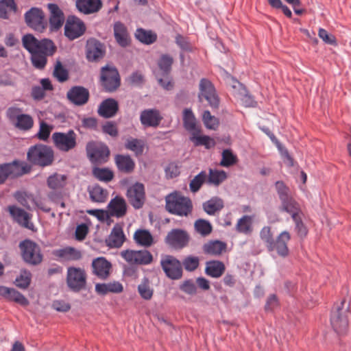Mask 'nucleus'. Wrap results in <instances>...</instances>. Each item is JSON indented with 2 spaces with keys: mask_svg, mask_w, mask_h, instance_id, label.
<instances>
[{
  "mask_svg": "<svg viewBox=\"0 0 351 351\" xmlns=\"http://www.w3.org/2000/svg\"><path fill=\"white\" fill-rule=\"evenodd\" d=\"M23 47L31 54L33 66L43 69L47 62V57L51 56L56 51L52 40L44 38L38 40L32 34H25L22 38Z\"/></svg>",
  "mask_w": 351,
  "mask_h": 351,
  "instance_id": "obj_1",
  "label": "nucleus"
},
{
  "mask_svg": "<svg viewBox=\"0 0 351 351\" xmlns=\"http://www.w3.org/2000/svg\"><path fill=\"white\" fill-rule=\"evenodd\" d=\"M350 306V302L345 298L334 304L330 314V324L337 334L343 335L348 330Z\"/></svg>",
  "mask_w": 351,
  "mask_h": 351,
  "instance_id": "obj_2",
  "label": "nucleus"
},
{
  "mask_svg": "<svg viewBox=\"0 0 351 351\" xmlns=\"http://www.w3.org/2000/svg\"><path fill=\"white\" fill-rule=\"evenodd\" d=\"M165 202L166 210L173 215L187 217L192 212L191 200L177 192L168 195L165 198Z\"/></svg>",
  "mask_w": 351,
  "mask_h": 351,
  "instance_id": "obj_3",
  "label": "nucleus"
},
{
  "mask_svg": "<svg viewBox=\"0 0 351 351\" xmlns=\"http://www.w3.org/2000/svg\"><path fill=\"white\" fill-rule=\"evenodd\" d=\"M29 162L41 167H48L54 161V152L49 146L36 144L31 146L27 153Z\"/></svg>",
  "mask_w": 351,
  "mask_h": 351,
  "instance_id": "obj_4",
  "label": "nucleus"
},
{
  "mask_svg": "<svg viewBox=\"0 0 351 351\" xmlns=\"http://www.w3.org/2000/svg\"><path fill=\"white\" fill-rule=\"evenodd\" d=\"M31 167L26 163L14 160L0 165V184L7 179H15L30 171Z\"/></svg>",
  "mask_w": 351,
  "mask_h": 351,
  "instance_id": "obj_5",
  "label": "nucleus"
},
{
  "mask_svg": "<svg viewBox=\"0 0 351 351\" xmlns=\"http://www.w3.org/2000/svg\"><path fill=\"white\" fill-rule=\"evenodd\" d=\"M5 114L9 121L19 130L29 131L34 126L33 117L28 114L23 113L22 108L16 106L9 107Z\"/></svg>",
  "mask_w": 351,
  "mask_h": 351,
  "instance_id": "obj_6",
  "label": "nucleus"
},
{
  "mask_svg": "<svg viewBox=\"0 0 351 351\" xmlns=\"http://www.w3.org/2000/svg\"><path fill=\"white\" fill-rule=\"evenodd\" d=\"M19 247L24 261L32 265H37L43 261L40 247L30 240H25L20 243Z\"/></svg>",
  "mask_w": 351,
  "mask_h": 351,
  "instance_id": "obj_7",
  "label": "nucleus"
},
{
  "mask_svg": "<svg viewBox=\"0 0 351 351\" xmlns=\"http://www.w3.org/2000/svg\"><path fill=\"white\" fill-rule=\"evenodd\" d=\"M86 274L84 269L69 267L66 271V285L74 292H79L86 288Z\"/></svg>",
  "mask_w": 351,
  "mask_h": 351,
  "instance_id": "obj_8",
  "label": "nucleus"
},
{
  "mask_svg": "<svg viewBox=\"0 0 351 351\" xmlns=\"http://www.w3.org/2000/svg\"><path fill=\"white\" fill-rule=\"evenodd\" d=\"M86 149L89 160L94 164L106 162L110 155L108 147L101 143L90 142L86 145Z\"/></svg>",
  "mask_w": 351,
  "mask_h": 351,
  "instance_id": "obj_9",
  "label": "nucleus"
},
{
  "mask_svg": "<svg viewBox=\"0 0 351 351\" xmlns=\"http://www.w3.org/2000/svg\"><path fill=\"white\" fill-rule=\"evenodd\" d=\"M101 84L107 92H113L120 86L119 74L114 66L106 65L101 68Z\"/></svg>",
  "mask_w": 351,
  "mask_h": 351,
  "instance_id": "obj_10",
  "label": "nucleus"
},
{
  "mask_svg": "<svg viewBox=\"0 0 351 351\" xmlns=\"http://www.w3.org/2000/svg\"><path fill=\"white\" fill-rule=\"evenodd\" d=\"M199 88L198 98L199 101H202V98H204L211 108H217L219 100L212 82L208 79L202 78L199 82Z\"/></svg>",
  "mask_w": 351,
  "mask_h": 351,
  "instance_id": "obj_11",
  "label": "nucleus"
},
{
  "mask_svg": "<svg viewBox=\"0 0 351 351\" xmlns=\"http://www.w3.org/2000/svg\"><path fill=\"white\" fill-rule=\"evenodd\" d=\"M26 24L38 32H43L47 27L43 11L38 8H32L24 15Z\"/></svg>",
  "mask_w": 351,
  "mask_h": 351,
  "instance_id": "obj_12",
  "label": "nucleus"
},
{
  "mask_svg": "<svg viewBox=\"0 0 351 351\" xmlns=\"http://www.w3.org/2000/svg\"><path fill=\"white\" fill-rule=\"evenodd\" d=\"M52 139L56 147L62 152H69L76 146V134L71 130L66 133L54 132Z\"/></svg>",
  "mask_w": 351,
  "mask_h": 351,
  "instance_id": "obj_13",
  "label": "nucleus"
},
{
  "mask_svg": "<svg viewBox=\"0 0 351 351\" xmlns=\"http://www.w3.org/2000/svg\"><path fill=\"white\" fill-rule=\"evenodd\" d=\"M12 220L23 228L30 230H34V225L32 221V215L16 205H10L6 208Z\"/></svg>",
  "mask_w": 351,
  "mask_h": 351,
  "instance_id": "obj_14",
  "label": "nucleus"
},
{
  "mask_svg": "<svg viewBox=\"0 0 351 351\" xmlns=\"http://www.w3.org/2000/svg\"><path fill=\"white\" fill-rule=\"evenodd\" d=\"M121 257L130 265H149L153 260L152 254L146 250H126L121 252Z\"/></svg>",
  "mask_w": 351,
  "mask_h": 351,
  "instance_id": "obj_15",
  "label": "nucleus"
},
{
  "mask_svg": "<svg viewBox=\"0 0 351 351\" xmlns=\"http://www.w3.org/2000/svg\"><path fill=\"white\" fill-rule=\"evenodd\" d=\"M160 265L168 278L177 280L182 277V269L181 263L174 256L166 255L162 257Z\"/></svg>",
  "mask_w": 351,
  "mask_h": 351,
  "instance_id": "obj_16",
  "label": "nucleus"
},
{
  "mask_svg": "<svg viewBox=\"0 0 351 351\" xmlns=\"http://www.w3.org/2000/svg\"><path fill=\"white\" fill-rule=\"evenodd\" d=\"M86 31L84 23L75 16H69L64 25V35L71 40L84 34Z\"/></svg>",
  "mask_w": 351,
  "mask_h": 351,
  "instance_id": "obj_17",
  "label": "nucleus"
},
{
  "mask_svg": "<svg viewBox=\"0 0 351 351\" xmlns=\"http://www.w3.org/2000/svg\"><path fill=\"white\" fill-rule=\"evenodd\" d=\"M189 241V235L186 231L182 229H173L168 232L165 242L174 249H182Z\"/></svg>",
  "mask_w": 351,
  "mask_h": 351,
  "instance_id": "obj_18",
  "label": "nucleus"
},
{
  "mask_svg": "<svg viewBox=\"0 0 351 351\" xmlns=\"http://www.w3.org/2000/svg\"><path fill=\"white\" fill-rule=\"evenodd\" d=\"M127 197L131 205L135 209L143 207L145 200V193L144 185L136 182L128 189Z\"/></svg>",
  "mask_w": 351,
  "mask_h": 351,
  "instance_id": "obj_19",
  "label": "nucleus"
},
{
  "mask_svg": "<svg viewBox=\"0 0 351 351\" xmlns=\"http://www.w3.org/2000/svg\"><path fill=\"white\" fill-rule=\"evenodd\" d=\"M106 53V47L95 38H90L86 42V56L88 61L95 62L102 58Z\"/></svg>",
  "mask_w": 351,
  "mask_h": 351,
  "instance_id": "obj_20",
  "label": "nucleus"
},
{
  "mask_svg": "<svg viewBox=\"0 0 351 351\" xmlns=\"http://www.w3.org/2000/svg\"><path fill=\"white\" fill-rule=\"evenodd\" d=\"M66 97L73 105L81 106L88 102L89 91L83 86H75L69 90L66 93Z\"/></svg>",
  "mask_w": 351,
  "mask_h": 351,
  "instance_id": "obj_21",
  "label": "nucleus"
},
{
  "mask_svg": "<svg viewBox=\"0 0 351 351\" xmlns=\"http://www.w3.org/2000/svg\"><path fill=\"white\" fill-rule=\"evenodd\" d=\"M49 11V26L51 31L59 30L64 24V14L63 11L56 3H48Z\"/></svg>",
  "mask_w": 351,
  "mask_h": 351,
  "instance_id": "obj_22",
  "label": "nucleus"
},
{
  "mask_svg": "<svg viewBox=\"0 0 351 351\" xmlns=\"http://www.w3.org/2000/svg\"><path fill=\"white\" fill-rule=\"evenodd\" d=\"M108 215L117 218L124 217L127 213L125 200L120 196L112 198L108 204Z\"/></svg>",
  "mask_w": 351,
  "mask_h": 351,
  "instance_id": "obj_23",
  "label": "nucleus"
},
{
  "mask_svg": "<svg viewBox=\"0 0 351 351\" xmlns=\"http://www.w3.org/2000/svg\"><path fill=\"white\" fill-rule=\"evenodd\" d=\"M162 117H161L159 110L152 108L146 109L141 112L140 121L141 124L145 127H157Z\"/></svg>",
  "mask_w": 351,
  "mask_h": 351,
  "instance_id": "obj_24",
  "label": "nucleus"
},
{
  "mask_svg": "<svg viewBox=\"0 0 351 351\" xmlns=\"http://www.w3.org/2000/svg\"><path fill=\"white\" fill-rule=\"evenodd\" d=\"M93 272L101 280L106 279L110 275L111 263L104 257H99L92 263Z\"/></svg>",
  "mask_w": 351,
  "mask_h": 351,
  "instance_id": "obj_25",
  "label": "nucleus"
},
{
  "mask_svg": "<svg viewBox=\"0 0 351 351\" xmlns=\"http://www.w3.org/2000/svg\"><path fill=\"white\" fill-rule=\"evenodd\" d=\"M52 254L60 261H77L82 258L80 251L73 247L54 250Z\"/></svg>",
  "mask_w": 351,
  "mask_h": 351,
  "instance_id": "obj_26",
  "label": "nucleus"
},
{
  "mask_svg": "<svg viewBox=\"0 0 351 351\" xmlns=\"http://www.w3.org/2000/svg\"><path fill=\"white\" fill-rule=\"evenodd\" d=\"M114 36L117 43L123 47L130 45V39L126 26L120 21H117L113 25Z\"/></svg>",
  "mask_w": 351,
  "mask_h": 351,
  "instance_id": "obj_27",
  "label": "nucleus"
},
{
  "mask_svg": "<svg viewBox=\"0 0 351 351\" xmlns=\"http://www.w3.org/2000/svg\"><path fill=\"white\" fill-rule=\"evenodd\" d=\"M77 9L84 14L97 12L102 7L101 0H76Z\"/></svg>",
  "mask_w": 351,
  "mask_h": 351,
  "instance_id": "obj_28",
  "label": "nucleus"
},
{
  "mask_svg": "<svg viewBox=\"0 0 351 351\" xmlns=\"http://www.w3.org/2000/svg\"><path fill=\"white\" fill-rule=\"evenodd\" d=\"M119 109L118 103L114 99H106L104 100L98 108V114L104 118L114 117Z\"/></svg>",
  "mask_w": 351,
  "mask_h": 351,
  "instance_id": "obj_29",
  "label": "nucleus"
},
{
  "mask_svg": "<svg viewBox=\"0 0 351 351\" xmlns=\"http://www.w3.org/2000/svg\"><path fill=\"white\" fill-rule=\"evenodd\" d=\"M114 162L118 170L124 173L132 172L135 167V162L130 156L126 154H117Z\"/></svg>",
  "mask_w": 351,
  "mask_h": 351,
  "instance_id": "obj_30",
  "label": "nucleus"
},
{
  "mask_svg": "<svg viewBox=\"0 0 351 351\" xmlns=\"http://www.w3.org/2000/svg\"><path fill=\"white\" fill-rule=\"evenodd\" d=\"M123 291L122 284L117 281L110 282L108 283H97L95 285V291L97 294L105 295L109 293H120Z\"/></svg>",
  "mask_w": 351,
  "mask_h": 351,
  "instance_id": "obj_31",
  "label": "nucleus"
},
{
  "mask_svg": "<svg viewBox=\"0 0 351 351\" xmlns=\"http://www.w3.org/2000/svg\"><path fill=\"white\" fill-rule=\"evenodd\" d=\"M125 240V237L122 228L116 225L113 227L110 234L106 239V243L110 247H119L123 245Z\"/></svg>",
  "mask_w": 351,
  "mask_h": 351,
  "instance_id": "obj_32",
  "label": "nucleus"
},
{
  "mask_svg": "<svg viewBox=\"0 0 351 351\" xmlns=\"http://www.w3.org/2000/svg\"><path fill=\"white\" fill-rule=\"evenodd\" d=\"M280 206L278 210L280 212H286L293 216H297L302 214L300 205L293 199L291 196L286 197L280 200Z\"/></svg>",
  "mask_w": 351,
  "mask_h": 351,
  "instance_id": "obj_33",
  "label": "nucleus"
},
{
  "mask_svg": "<svg viewBox=\"0 0 351 351\" xmlns=\"http://www.w3.org/2000/svg\"><path fill=\"white\" fill-rule=\"evenodd\" d=\"M290 234L287 231L282 232L274 241V246L271 252L276 250L278 255L281 256H286L288 255L289 249L287 247V242L290 240Z\"/></svg>",
  "mask_w": 351,
  "mask_h": 351,
  "instance_id": "obj_34",
  "label": "nucleus"
},
{
  "mask_svg": "<svg viewBox=\"0 0 351 351\" xmlns=\"http://www.w3.org/2000/svg\"><path fill=\"white\" fill-rule=\"evenodd\" d=\"M224 206L221 198L215 196L202 204L204 211L208 215H215L219 212Z\"/></svg>",
  "mask_w": 351,
  "mask_h": 351,
  "instance_id": "obj_35",
  "label": "nucleus"
},
{
  "mask_svg": "<svg viewBox=\"0 0 351 351\" xmlns=\"http://www.w3.org/2000/svg\"><path fill=\"white\" fill-rule=\"evenodd\" d=\"M205 273L215 278L221 277L226 270L225 265L219 261H210L206 262Z\"/></svg>",
  "mask_w": 351,
  "mask_h": 351,
  "instance_id": "obj_36",
  "label": "nucleus"
},
{
  "mask_svg": "<svg viewBox=\"0 0 351 351\" xmlns=\"http://www.w3.org/2000/svg\"><path fill=\"white\" fill-rule=\"evenodd\" d=\"M88 192L91 201L97 203L105 202L108 195L107 190L103 189L98 184L89 186Z\"/></svg>",
  "mask_w": 351,
  "mask_h": 351,
  "instance_id": "obj_37",
  "label": "nucleus"
},
{
  "mask_svg": "<svg viewBox=\"0 0 351 351\" xmlns=\"http://www.w3.org/2000/svg\"><path fill=\"white\" fill-rule=\"evenodd\" d=\"M200 129L197 132L191 134L190 137L191 141H192L195 146H204L206 149H210L213 147L215 144V141L210 136L206 135H200Z\"/></svg>",
  "mask_w": 351,
  "mask_h": 351,
  "instance_id": "obj_38",
  "label": "nucleus"
},
{
  "mask_svg": "<svg viewBox=\"0 0 351 351\" xmlns=\"http://www.w3.org/2000/svg\"><path fill=\"white\" fill-rule=\"evenodd\" d=\"M226 244L224 242L215 240L210 241L203 245L204 253L210 255H219L225 250Z\"/></svg>",
  "mask_w": 351,
  "mask_h": 351,
  "instance_id": "obj_39",
  "label": "nucleus"
},
{
  "mask_svg": "<svg viewBox=\"0 0 351 351\" xmlns=\"http://www.w3.org/2000/svg\"><path fill=\"white\" fill-rule=\"evenodd\" d=\"M183 124L184 128L189 131L191 134L197 132L199 128L196 125V119L189 108H186L183 111Z\"/></svg>",
  "mask_w": 351,
  "mask_h": 351,
  "instance_id": "obj_40",
  "label": "nucleus"
},
{
  "mask_svg": "<svg viewBox=\"0 0 351 351\" xmlns=\"http://www.w3.org/2000/svg\"><path fill=\"white\" fill-rule=\"evenodd\" d=\"M227 178V173L223 170L209 169V173L207 174V184L218 186Z\"/></svg>",
  "mask_w": 351,
  "mask_h": 351,
  "instance_id": "obj_41",
  "label": "nucleus"
},
{
  "mask_svg": "<svg viewBox=\"0 0 351 351\" xmlns=\"http://www.w3.org/2000/svg\"><path fill=\"white\" fill-rule=\"evenodd\" d=\"M145 141L142 139L130 138L125 143V147L133 152L136 156H141L144 152Z\"/></svg>",
  "mask_w": 351,
  "mask_h": 351,
  "instance_id": "obj_42",
  "label": "nucleus"
},
{
  "mask_svg": "<svg viewBox=\"0 0 351 351\" xmlns=\"http://www.w3.org/2000/svg\"><path fill=\"white\" fill-rule=\"evenodd\" d=\"M135 37L141 43L145 45H151L157 40V35L151 30H145L143 28H138L135 33Z\"/></svg>",
  "mask_w": 351,
  "mask_h": 351,
  "instance_id": "obj_43",
  "label": "nucleus"
},
{
  "mask_svg": "<svg viewBox=\"0 0 351 351\" xmlns=\"http://www.w3.org/2000/svg\"><path fill=\"white\" fill-rule=\"evenodd\" d=\"M134 239L136 243L144 247L151 246L154 241L151 233L147 230H136Z\"/></svg>",
  "mask_w": 351,
  "mask_h": 351,
  "instance_id": "obj_44",
  "label": "nucleus"
},
{
  "mask_svg": "<svg viewBox=\"0 0 351 351\" xmlns=\"http://www.w3.org/2000/svg\"><path fill=\"white\" fill-rule=\"evenodd\" d=\"M235 228L239 233L250 234L253 230L252 217L249 215H243L238 220Z\"/></svg>",
  "mask_w": 351,
  "mask_h": 351,
  "instance_id": "obj_45",
  "label": "nucleus"
},
{
  "mask_svg": "<svg viewBox=\"0 0 351 351\" xmlns=\"http://www.w3.org/2000/svg\"><path fill=\"white\" fill-rule=\"evenodd\" d=\"M66 176L59 173H53L48 177L47 186L51 189H62L66 183Z\"/></svg>",
  "mask_w": 351,
  "mask_h": 351,
  "instance_id": "obj_46",
  "label": "nucleus"
},
{
  "mask_svg": "<svg viewBox=\"0 0 351 351\" xmlns=\"http://www.w3.org/2000/svg\"><path fill=\"white\" fill-rule=\"evenodd\" d=\"M195 230L202 237L208 236L213 230L210 222L204 219H198L194 223Z\"/></svg>",
  "mask_w": 351,
  "mask_h": 351,
  "instance_id": "obj_47",
  "label": "nucleus"
},
{
  "mask_svg": "<svg viewBox=\"0 0 351 351\" xmlns=\"http://www.w3.org/2000/svg\"><path fill=\"white\" fill-rule=\"evenodd\" d=\"M207 173L205 171H200L195 176L190 182L189 189L190 191L195 193L199 191L202 186L204 182L207 183Z\"/></svg>",
  "mask_w": 351,
  "mask_h": 351,
  "instance_id": "obj_48",
  "label": "nucleus"
},
{
  "mask_svg": "<svg viewBox=\"0 0 351 351\" xmlns=\"http://www.w3.org/2000/svg\"><path fill=\"white\" fill-rule=\"evenodd\" d=\"M13 197L21 206L28 210H30L31 208L29 202H32L33 203L35 198L32 194L21 191H16L13 194Z\"/></svg>",
  "mask_w": 351,
  "mask_h": 351,
  "instance_id": "obj_49",
  "label": "nucleus"
},
{
  "mask_svg": "<svg viewBox=\"0 0 351 351\" xmlns=\"http://www.w3.org/2000/svg\"><path fill=\"white\" fill-rule=\"evenodd\" d=\"M138 291L142 298L144 300H150L153 295V289L150 287L149 281L147 278H144L138 286Z\"/></svg>",
  "mask_w": 351,
  "mask_h": 351,
  "instance_id": "obj_50",
  "label": "nucleus"
},
{
  "mask_svg": "<svg viewBox=\"0 0 351 351\" xmlns=\"http://www.w3.org/2000/svg\"><path fill=\"white\" fill-rule=\"evenodd\" d=\"M173 59L168 54H163L158 61V65L163 75H168L171 69Z\"/></svg>",
  "mask_w": 351,
  "mask_h": 351,
  "instance_id": "obj_51",
  "label": "nucleus"
},
{
  "mask_svg": "<svg viewBox=\"0 0 351 351\" xmlns=\"http://www.w3.org/2000/svg\"><path fill=\"white\" fill-rule=\"evenodd\" d=\"M222 158L219 165L221 167H229L237 162V157L234 154L231 149H226L222 152Z\"/></svg>",
  "mask_w": 351,
  "mask_h": 351,
  "instance_id": "obj_52",
  "label": "nucleus"
},
{
  "mask_svg": "<svg viewBox=\"0 0 351 351\" xmlns=\"http://www.w3.org/2000/svg\"><path fill=\"white\" fill-rule=\"evenodd\" d=\"M260 237L266 245L269 251H271L274 246V240L269 226L263 227L260 232Z\"/></svg>",
  "mask_w": 351,
  "mask_h": 351,
  "instance_id": "obj_53",
  "label": "nucleus"
},
{
  "mask_svg": "<svg viewBox=\"0 0 351 351\" xmlns=\"http://www.w3.org/2000/svg\"><path fill=\"white\" fill-rule=\"evenodd\" d=\"M53 74L60 82H64L69 78V72L67 69L64 67L60 61L56 62Z\"/></svg>",
  "mask_w": 351,
  "mask_h": 351,
  "instance_id": "obj_54",
  "label": "nucleus"
},
{
  "mask_svg": "<svg viewBox=\"0 0 351 351\" xmlns=\"http://www.w3.org/2000/svg\"><path fill=\"white\" fill-rule=\"evenodd\" d=\"M5 300L8 301H14L24 306L29 304L28 300L22 293L13 288H10V293Z\"/></svg>",
  "mask_w": 351,
  "mask_h": 351,
  "instance_id": "obj_55",
  "label": "nucleus"
},
{
  "mask_svg": "<svg viewBox=\"0 0 351 351\" xmlns=\"http://www.w3.org/2000/svg\"><path fill=\"white\" fill-rule=\"evenodd\" d=\"M32 274L27 270H22L20 275L16 278V285L21 289H26L31 282Z\"/></svg>",
  "mask_w": 351,
  "mask_h": 351,
  "instance_id": "obj_56",
  "label": "nucleus"
},
{
  "mask_svg": "<svg viewBox=\"0 0 351 351\" xmlns=\"http://www.w3.org/2000/svg\"><path fill=\"white\" fill-rule=\"evenodd\" d=\"M239 86L241 91L239 96L242 104L245 107H254L256 104V102L254 101L253 97L247 93L245 87L239 83Z\"/></svg>",
  "mask_w": 351,
  "mask_h": 351,
  "instance_id": "obj_57",
  "label": "nucleus"
},
{
  "mask_svg": "<svg viewBox=\"0 0 351 351\" xmlns=\"http://www.w3.org/2000/svg\"><path fill=\"white\" fill-rule=\"evenodd\" d=\"M93 172L96 178L104 182L110 181L114 176L112 171L106 168H95Z\"/></svg>",
  "mask_w": 351,
  "mask_h": 351,
  "instance_id": "obj_58",
  "label": "nucleus"
},
{
  "mask_svg": "<svg viewBox=\"0 0 351 351\" xmlns=\"http://www.w3.org/2000/svg\"><path fill=\"white\" fill-rule=\"evenodd\" d=\"M202 118L204 123L207 128L215 130L218 126L219 121L215 117L212 116L208 110H205L204 112Z\"/></svg>",
  "mask_w": 351,
  "mask_h": 351,
  "instance_id": "obj_59",
  "label": "nucleus"
},
{
  "mask_svg": "<svg viewBox=\"0 0 351 351\" xmlns=\"http://www.w3.org/2000/svg\"><path fill=\"white\" fill-rule=\"evenodd\" d=\"M52 128L44 121L40 123V128L36 137L41 141H47L50 135Z\"/></svg>",
  "mask_w": 351,
  "mask_h": 351,
  "instance_id": "obj_60",
  "label": "nucleus"
},
{
  "mask_svg": "<svg viewBox=\"0 0 351 351\" xmlns=\"http://www.w3.org/2000/svg\"><path fill=\"white\" fill-rule=\"evenodd\" d=\"M175 42L182 51H192V45L187 37H185L181 34H177L175 38Z\"/></svg>",
  "mask_w": 351,
  "mask_h": 351,
  "instance_id": "obj_61",
  "label": "nucleus"
},
{
  "mask_svg": "<svg viewBox=\"0 0 351 351\" xmlns=\"http://www.w3.org/2000/svg\"><path fill=\"white\" fill-rule=\"evenodd\" d=\"M180 289L185 293L194 295L197 293V287L192 280H186L180 286Z\"/></svg>",
  "mask_w": 351,
  "mask_h": 351,
  "instance_id": "obj_62",
  "label": "nucleus"
},
{
  "mask_svg": "<svg viewBox=\"0 0 351 351\" xmlns=\"http://www.w3.org/2000/svg\"><path fill=\"white\" fill-rule=\"evenodd\" d=\"M183 265L186 270L194 271L199 266V258L197 256H187L183 261Z\"/></svg>",
  "mask_w": 351,
  "mask_h": 351,
  "instance_id": "obj_63",
  "label": "nucleus"
},
{
  "mask_svg": "<svg viewBox=\"0 0 351 351\" xmlns=\"http://www.w3.org/2000/svg\"><path fill=\"white\" fill-rule=\"evenodd\" d=\"M275 186L280 200L291 196L289 195V189L282 181H277L275 183Z\"/></svg>",
  "mask_w": 351,
  "mask_h": 351,
  "instance_id": "obj_64",
  "label": "nucleus"
}]
</instances>
